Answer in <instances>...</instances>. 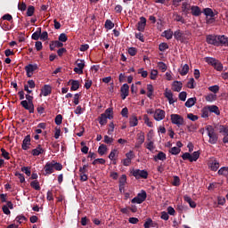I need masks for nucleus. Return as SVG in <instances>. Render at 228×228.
I'll return each mask as SVG.
<instances>
[{"label": "nucleus", "instance_id": "de8ad7c7", "mask_svg": "<svg viewBox=\"0 0 228 228\" xmlns=\"http://www.w3.org/2000/svg\"><path fill=\"white\" fill-rule=\"evenodd\" d=\"M126 183H127V176L126 175H122L119 178V184L122 186H126Z\"/></svg>", "mask_w": 228, "mask_h": 228}, {"label": "nucleus", "instance_id": "864d4df0", "mask_svg": "<svg viewBox=\"0 0 228 228\" xmlns=\"http://www.w3.org/2000/svg\"><path fill=\"white\" fill-rule=\"evenodd\" d=\"M21 172H24V174L29 177V175H31V167H21Z\"/></svg>", "mask_w": 228, "mask_h": 228}, {"label": "nucleus", "instance_id": "f3484780", "mask_svg": "<svg viewBox=\"0 0 228 228\" xmlns=\"http://www.w3.org/2000/svg\"><path fill=\"white\" fill-rule=\"evenodd\" d=\"M120 92H121V99L123 101L126 100V97H127V95H129V85L124 84L121 86Z\"/></svg>", "mask_w": 228, "mask_h": 228}, {"label": "nucleus", "instance_id": "5fc2aeb1", "mask_svg": "<svg viewBox=\"0 0 228 228\" xmlns=\"http://www.w3.org/2000/svg\"><path fill=\"white\" fill-rule=\"evenodd\" d=\"M208 90L210 92H213V94H218V92L220 91V86H211L210 87H208Z\"/></svg>", "mask_w": 228, "mask_h": 228}, {"label": "nucleus", "instance_id": "cd10ccee", "mask_svg": "<svg viewBox=\"0 0 228 228\" xmlns=\"http://www.w3.org/2000/svg\"><path fill=\"white\" fill-rule=\"evenodd\" d=\"M165 161L167 159V154L163 151H159L156 156H154V161Z\"/></svg>", "mask_w": 228, "mask_h": 228}, {"label": "nucleus", "instance_id": "603ef678", "mask_svg": "<svg viewBox=\"0 0 228 228\" xmlns=\"http://www.w3.org/2000/svg\"><path fill=\"white\" fill-rule=\"evenodd\" d=\"M26 8H28L26 3L22 2L18 4V10H20V12H26Z\"/></svg>", "mask_w": 228, "mask_h": 228}, {"label": "nucleus", "instance_id": "338daca9", "mask_svg": "<svg viewBox=\"0 0 228 228\" xmlns=\"http://www.w3.org/2000/svg\"><path fill=\"white\" fill-rule=\"evenodd\" d=\"M151 225H152V219L148 218V219L146 220V222L144 223L143 227H144V228H150Z\"/></svg>", "mask_w": 228, "mask_h": 228}, {"label": "nucleus", "instance_id": "e433bc0d", "mask_svg": "<svg viewBox=\"0 0 228 228\" xmlns=\"http://www.w3.org/2000/svg\"><path fill=\"white\" fill-rule=\"evenodd\" d=\"M209 108L208 106L204 107L202 110H201V118H208L209 117Z\"/></svg>", "mask_w": 228, "mask_h": 228}, {"label": "nucleus", "instance_id": "f03ea898", "mask_svg": "<svg viewBox=\"0 0 228 228\" xmlns=\"http://www.w3.org/2000/svg\"><path fill=\"white\" fill-rule=\"evenodd\" d=\"M108 118L109 120H113V110L110 108L98 117V122L102 126H106L108 124Z\"/></svg>", "mask_w": 228, "mask_h": 228}, {"label": "nucleus", "instance_id": "bf43d9fd", "mask_svg": "<svg viewBox=\"0 0 228 228\" xmlns=\"http://www.w3.org/2000/svg\"><path fill=\"white\" fill-rule=\"evenodd\" d=\"M67 40H69V37H67V34L61 33L59 36V42H67Z\"/></svg>", "mask_w": 228, "mask_h": 228}, {"label": "nucleus", "instance_id": "c756f323", "mask_svg": "<svg viewBox=\"0 0 228 228\" xmlns=\"http://www.w3.org/2000/svg\"><path fill=\"white\" fill-rule=\"evenodd\" d=\"M197 103V98H189L186 102H185V106L186 108H192V106H195V104Z\"/></svg>", "mask_w": 228, "mask_h": 228}, {"label": "nucleus", "instance_id": "f704fd0d", "mask_svg": "<svg viewBox=\"0 0 228 228\" xmlns=\"http://www.w3.org/2000/svg\"><path fill=\"white\" fill-rule=\"evenodd\" d=\"M108 151V147H106L105 144H101L98 148V153L100 154V156H104V154H106V152Z\"/></svg>", "mask_w": 228, "mask_h": 228}, {"label": "nucleus", "instance_id": "2f4dec72", "mask_svg": "<svg viewBox=\"0 0 228 228\" xmlns=\"http://www.w3.org/2000/svg\"><path fill=\"white\" fill-rule=\"evenodd\" d=\"M218 175H223L224 177H226L228 179V167H221L218 172Z\"/></svg>", "mask_w": 228, "mask_h": 228}, {"label": "nucleus", "instance_id": "79ce46f5", "mask_svg": "<svg viewBox=\"0 0 228 228\" xmlns=\"http://www.w3.org/2000/svg\"><path fill=\"white\" fill-rule=\"evenodd\" d=\"M172 185L173 186H181V178H179V176H177V175L173 176Z\"/></svg>", "mask_w": 228, "mask_h": 228}, {"label": "nucleus", "instance_id": "e2e57ef3", "mask_svg": "<svg viewBox=\"0 0 228 228\" xmlns=\"http://www.w3.org/2000/svg\"><path fill=\"white\" fill-rule=\"evenodd\" d=\"M188 94L186 92H181L178 95L180 101H183L184 102V101H186V97H187Z\"/></svg>", "mask_w": 228, "mask_h": 228}, {"label": "nucleus", "instance_id": "5701e85b", "mask_svg": "<svg viewBox=\"0 0 228 228\" xmlns=\"http://www.w3.org/2000/svg\"><path fill=\"white\" fill-rule=\"evenodd\" d=\"M208 167L210 170H212L213 172H216V170L220 168V162H218V160L216 159L211 160L208 163Z\"/></svg>", "mask_w": 228, "mask_h": 228}, {"label": "nucleus", "instance_id": "4be33fe9", "mask_svg": "<svg viewBox=\"0 0 228 228\" xmlns=\"http://www.w3.org/2000/svg\"><path fill=\"white\" fill-rule=\"evenodd\" d=\"M191 13L194 17H200V15H202V11L200 10V7L192 5L191 6Z\"/></svg>", "mask_w": 228, "mask_h": 228}, {"label": "nucleus", "instance_id": "09e8293b", "mask_svg": "<svg viewBox=\"0 0 228 228\" xmlns=\"http://www.w3.org/2000/svg\"><path fill=\"white\" fill-rule=\"evenodd\" d=\"M213 67L216 70H218V72H222V70H224V65L218 61Z\"/></svg>", "mask_w": 228, "mask_h": 228}, {"label": "nucleus", "instance_id": "c85d7f7f", "mask_svg": "<svg viewBox=\"0 0 228 228\" xmlns=\"http://www.w3.org/2000/svg\"><path fill=\"white\" fill-rule=\"evenodd\" d=\"M173 90L174 92H180L183 90V83L179 81H175L173 83Z\"/></svg>", "mask_w": 228, "mask_h": 228}, {"label": "nucleus", "instance_id": "4468645a", "mask_svg": "<svg viewBox=\"0 0 228 228\" xmlns=\"http://www.w3.org/2000/svg\"><path fill=\"white\" fill-rule=\"evenodd\" d=\"M45 175H51V174L54 173V166L53 164V160L51 162H47L45 166Z\"/></svg>", "mask_w": 228, "mask_h": 228}, {"label": "nucleus", "instance_id": "423d86ee", "mask_svg": "<svg viewBox=\"0 0 228 228\" xmlns=\"http://www.w3.org/2000/svg\"><path fill=\"white\" fill-rule=\"evenodd\" d=\"M171 122L177 127L184 125V118L179 114H171Z\"/></svg>", "mask_w": 228, "mask_h": 228}, {"label": "nucleus", "instance_id": "9d476101", "mask_svg": "<svg viewBox=\"0 0 228 228\" xmlns=\"http://www.w3.org/2000/svg\"><path fill=\"white\" fill-rule=\"evenodd\" d=\"M206 42L210 45H216V47H218V36L208 35L206 38Z\"/></svg>", "mask_w": 228, "mask_h": 228}, {"label": "nucleus", "instance_id": "7ed1b4c3", "mask_svg": "<svg viewBox=\"0 0 228 228\" xmlns=\"http://www.w3.org/2000/svg\"><path fill=\"white\" fill-rule=\"evenodd\" d=\"M208 136L209 138L208 143L215 145L218 142V134L215 133V128L211 126L207 127Z\"/></svg>", "mask_w": 228, "mask_h": 228}, {"label": "nucleus", "instance_id": "f257e3e1", "mask_svg": "<svg viewBox=\"0 0 228 228\" xmlns=\"http://www.w3.org/2000/svg\"><path fill=\"white\" fill-rule=\"evenodd\" d=\"M27 100H23L20 102V106L27 110L28 113H35V104H33V96L30 94L25 95Z\"/></svg>", "mask_w": 228, "mask_h": 228}, {"label": "nucleus", "instance_id": "c9c22d12", "mask_svg": "<svg viewBox=\"0 0 228 228\" xmlns=\"http://www.w3.org/2000/svg\"><path fill=\"white\" fill-rule=\"evenodd\" d=\"M30 186L31 188H33L34 190H36L37 191H40L41 188H40V183L37 180H34L30 183Z\"/></svg>", "mask_w": 228, "mask_h": 228}, {"label": "nucleus", "instance_id": "393cba45", "mask_svg": "<svg viewBox=\"0 0 228 228\" xmlns=\"http://www.w3.org/2000/svg\"><path fill=\"white\" fill-rule=\"evenodd\" d=\"M161 37H164V38H167V40H172L174 37V32L172 31V29L169 28L162 32Z\"/></svg>", "mask_w": 228, "mask_h": 228}, {"label": "nucleus", "instance_id": "473e14b6", "mask_svg": "<svg viewBox=\"0 0 228 228\" xmlns=\"http://www.w3.org/2000/svg\"><path fill=\"white\" fill-rule=\"evenodd\" d=\"M190 10H191V6L190 5V4H188L187 2H183L182 4V12L188 14L190 12Z\"/></svg>", "mask_w": 228, "mask_h": 228}, {"label": "nucleus", "instance_id": "a211bd4d", "mask_svg": "<svg viewBox=\"0 0 228 228\" xmlns=\"http://www.w3.org/2000/svg\"><path fill=\"white\" fill-rule=\"evenodd\" d=\"M145 142V134H143L142 132H140L139 134H137V142L135 143V147H137V149H140V147H142V144Z\"/></svg>", "mask_w": 228, "mask_h": 228}, {"label": "nucleus", "instance_id": "37998d69", "mask_svg": "<svg viewBox=\"0 0 228 228\" xmlns=\"http://www.w3.org/2000/svg\"><path fill=\"white\" fill-rule=\"evenodd\" d=\"M169 152L173 156H177V154H179L181 152V148L173 147V148L170 149Z\"/></svg>", "mask_w": 228, "mask_h": 228}, {"label": "nucleus", "instance_id": "680f3d73", "mask_svg": "<svg viewBox=\"0 0 228 228\" xmlns=\"http://www.w3.org/2000/svg\"><path fill=\"white\" fill-rule=\"evenodd\" d=\"M2 156L4 159H10V153L6 151L4 148L1 149Z\"/></svg>", "mask_w": 228, "mask_h": 228}, {"label": "nucleus", "instance_id": "bb28decb", "mask_svg": "<svg viewBox=\"0 0 228 228\" xmlns=\"http://www.w3.org/2000/svg\"><path fill=\"white\" fill-rule=\"evenodd\" d=\"M69 83H71V87H70L71 92H76V90H79L78 80L70 79Z\"/></svg>", "mask_w": 228, "mask_h": 228}, {"label": "nucleus", "instance_id": "0eeeda50", "mask_svg": "<svg viewBox=\"0 0 228 228\" xmlns=\"http://www.w3.org/2000/svg\"><path fill=\"white\" fill-rule=\"evenodd\" d=\"M203 13L207 17V24H213L215 22V12L211 8L203 9Z\"/></svg>", "mask_w": 228, "mask_h": 228}, {"label": "nucleus", "instance_id": "774afa93", "mask_svg": "<svg viewBox=\"0 0 228 228\" xmlns=\"http://www.w3.org/2000/svg\"><path fill=\"white\" fill-rule=\"evenodd\" d=\"M151 79L154 80L156 77H158V70L153 69L151 71Z\"/></svg>", "mask_w": 228, "mask_h": 228}, {"label": "nucleus", "instance_id": "6ab92c4d", "mask_svg": "<svg viewBox=\"0 0 228 228\" xmlns=\"http://www.w3.org/2000/svg\"><path fill=\"white\" fill-rule=\"evenodd\" d=\"M29 145H31V136L27 135L23 139L21 149H23V151H28V149H29Z\"/></svg>", "mask_w": 228, "mask_h": 228}, {"label": "nucleus", "instance_id": "a878e982", "mask_svg": "<svg viewBox=\"0 0 228 228\" xmlns=\"http://www.w3.org/2000/svg\"><path fill=\"white\" fill-rule=\"evenodd\" d=\"M183 200L189 203L190 208H197V203H195V201H193V200H191L190 196L188 195L183 196Z\"/></svg>", "mask_w": 228, "mask_h": 228}, {"label": "nucleus", "instance_id": "72a5a7b5", "mask_svg": "<svg viewBox=\"0 0 228 228\" xmlns=\"http://www.w3.org/2000/svg\"><path fill=\"white\" fill-rule=\"evenodd\" d=\"M130 127H136L138 126V118L132 116L129 119Z\"/></svg>", "mask_w": 228, "mask_h": 228}, {"label": "nucleus", "instance_id": "58836bf2", "mask_svg": "<svg viewBox=\"0 0 228 228\" xmlns=\"http://www.w3.org/2000/svg\"><path fill=\"white\" fill-rule=\"evenodd\" d=\"M205 61L206 63H208V65H212V67H214V65L218 61V60L213 57H206Z\"/></svg>", "mask_w": 228, "mask_h": 228}, {"label": "nucleus", "instance_id": "a19ab883", "mask_svg": "<svg viewBox=\"0 0 228 228\" xmlns=\"http://www.w3.org/2000/svg\"><path fill=\"white\" fill-rule=\"evenodd\" d=\"M188 72H190V66H188V64H184L182 67V70L180 71L181 76H186V74H188Z\"/></svg>", "mask_w": 228, "mask_h": 228}, {"label": "nucleus", "instance_id": "6e6552de", "mask_svg": "<svg viewBox=\"0 0 228 228\" xmlns=\"http://www.w3.org/2000/svg\"><path fill=\"white\" fill-rule=\"evenodd\" d=\"M132 175L135 179H147L149 177V172L147 170L135 169L132 171Z\"/></svg>", "mask_w": 228, "mask_h": 228}, {"label": "nucleus", "instance_id": "1a4fd4ad", "mask_svg": "<svg viewBox=\"0 0 228 228\" xmlns=\"http://www.w3.org/2000/svg\"><path fill=\"white\" fill-rule=\"evenodd\" d=\"M174 38L176 39L177 42H181V44H184V42H186V36L181 29H177L174 32Z\"/></svg>", "mask_w": 228, "mask_h": 228}, {"label": "nucleus", "instance_id": "052dcab7", "mask_svg": "<svg viewBox=\"0 0 228 228\" xmlns=\"http://www.w3.org/2000/svg\"><path fill=\"white\" fill-rule=\"evenodd\" d=\"M77 68H78V69L83 70V69H85V61L77 60Z\"/></svg>", "mask_w": 228, "mask_h": 228}, {"label": "nucleus", "instance_id": "6e6d98bb", "mask_svg": "<svg viewBox=\"0 0 228 228\" xmlns=\"http://www.w3.org/2000/svg\"><path fill=\"white\" fill-rule=\"evenodd\" d=\"M16 222H18L19 224H22V222H28V217L24 216H18L16 217Z\"/></svg>", "mask_w": 228, "mask_h": 228}, {"label": "nucleus", "instance_id": "9b49d317", "mask_svg": "<svg viewBox=\"0 0 228 228\" xmlns=\"http://www.w3.org/2000/svg\"><path fill=\"white\" fill-rule=\"evenodd\" d=\"M38 69V65L37 64H28L25 67V70L27 72V77H31L33 76V72Z\"/></svg>", "mask_w": 228, "mask_h": 228}, {"label": "nucleus", "instance_id": "13d9d810", "mask_svg": "<svg viewBox=\"0 0 228 228\" xmlns=\"http://www.w3.org/2000/svg\"><path fill=\"white\" fill-rule=\"evenodd\" d=\"M187 88H191L193 89L195 88V79L194 78H191L188 83H187Z\"/></svg>", "mask_w": 228, "mask_h": 228}, {"label": "nucleus", "instance_id": "39448f33", "mask_svg": "<svg viewBox=\"0 0 228 228\" xmlns=\"http://www.w3.org/2000/svg\"><path fill=\"white\" fill-rule=\"evenodd\" d=\"M145 200H147V192L142 190L141 192H139L137 196L131 200V202L132 204H143Z\"/></svg>", "mask_w": 228, "mask_h": 228}, {"label": "nucleus", "instance_id": "aec40b11", "mask_svg": "<svg viewBox=\"0 0 228 228\" xmlns=\"http://www.w3.org/2000/svg\"><path fill=\"white\" fill-rule=\"evenodd\" d=\"M45 150L42 148V144H38L36 149L31 151L32 156H40V154H45Z\"/></svg>", "mask_w": 228, "mask_h": 228}, {"label": "nucleus", "instance_id": "2eb2a0df", "mask_svg": "<svg viewBox=\"0 0 228 228\" xmlns=\"http://www.w3.org/2000/svg\"><path fill=\"white\" fill-rule=\"evenodd\" d=\"M145 26H147V19H145V17H141L140 20L137 23L138 31H145Z\"/></svg>", "mask_w": 228, "mask_h": 228}, {"label": "nucleus", "instance_id": "20e7f679", "mask_svg": "<svg viewBox=\"0 0 228 228\" xmlns=\"http://www.w3.org/2000/svg\"><path fill=\"white\" fill-rule=\"evenodd\" d=\"M200 158V152L199 151H194L192 154H190V152H185L182 155V159L183 161H186L187 159L191 162L193 163V161H197Z\"/></svg>", "mask_w": 228, "mask_h": 228}, {"label": "nucleus", "instance_id": "3c124183", "mask_svg": "<svg viewBox=\"0 0 228 228\" xmlns=\"http://www.w3.org/2000/svg\"><path fill=\"white\" fill-rule=\"evenodd\" d=\"M187 118H189V120H191L192 122H196V120H199V116L194 115L193 113H189L187 114Z\"/></svg>", "mask_w": 228, "mask_h": 228}, {"label": "nucleus", "instance_id": "4d7b16f0", "mask_svg": "<svg viewBox=\"0 0 228 228\" xmlns=\"http://www.w3.org/2000/svg\"><path fill=\"white\" fill-rule=\"evenodd\" d=\"M49 38V34L47 33V31H44L40 34V40H43L44 42H45V40H47Z\"/></svg>", "mask_w": 228, "mask_h": 228}, {"label": "nucleus", "instance_id": "412c9836", "mask_svg": "<svg viewBox=\"0 0 228 228\" xmlns=\"http://www.w3.org/2000/svg\"><path fill=\"white\" fill-rule=\"evenodd\" d=\"M41 94L44 97H47V95H51L53 94V87L49 85H45L41 89Z\"/></svg>", "mask_w": 228, "mask_h": 228}, {"label": "nucleus", "instance_id": "69168bd1", "mask_svg": "<svg viewBox=\"0 0 228 228\" xmlns=\"http://www.w3.org/2000/svg\"><path fill=\"white\" fill-rule=\"evenodd\" d=\"M136 49L134 47H130L128 48V54H130V56H136Z\"/></svg>", "mask_w": 228, "mask_h": 228}, {"label": "nucleus", "instance_id": "49530a36", "mask_svg": "<svg viewBox=\"0 0 228 228\" xmlns=\"http://www.w3.org/2000/svg\"><path fill=\"white\" fill-rule=\"evenodd\" d=\"M167 49H168V44L167 43H160L159 45V50L161 53H165V51H167Z\"/></svg>", "mask_w": 228, "mask_h": 228}, {"label": "nucleus", "instance_id": "0e129e2a", "mask_svg": "<svg viewBox=\"0 0 228 228\" xmlns=\"http://www.w3.org/2000/svg\"><path fill=\"white\" fill-rule=\"evenodd\" d=\"M143 120H144V124H146V126H148V127H152V122H151L149 120V116L144 115L143 116Z\"/></svg>", "mask_w": 228, "mask_h": 228}, {"label": "nucleus", "instance_id": "b1692460", "mask_svg": "<svg viewBox=\"0 0 228 228\" xmlns=\"http://www.w3.org/2000/svg\"><path fill=\"white\" fill-rule=\"evenodd\" d=\"M218 45H225V47H228V37L224 35L218 36Z\"/></svg>", "mask_w": 228, "mask_h": 228}, {"label": "nucleus", "instance_id": "f8f14e48", "mask_svg": "<svg viewBox=\"0 0 228 228\" xmlns=\"http://www.w3.org/2000/svg\"><path fill=\"white\" fill-rule=\"evenodd\" d=\"M165 115H166L165 110H163L161 109H157L153 115V118L155 120H157V122H159V121L163 120V118H165Z\"/></svg>", "mask_w": 228, "mask_h": 228}, {"label": "nucleus", "instance_id": "a18cd8bd", "mask_svg": "<svg viewBox=\"0 0 228 228\" xmlns=\"http://www.w3.org/2000/svg\"><path fill=\"white\" fill-rule=\"evenodd\" d=\"M62 122H63V116H61V114H58L55 117V124H56V126H61Z\"/></svg>", "mask_w": 228, "mask_h": 228}, {"label": "nucleus", "instance_id": "8fccbe9b", "mask_svg": "<svg viewBox=\"0 0 228 228\" xmlns=\"http://www.w3.org/2000/svg\"><path fill=\"white\" fill-rule=\"evenodd\" d=\"M14 175L20 179V183H26V178L24 177L23 174H20L19 172H15Z\"/></svg>", "mask_w": 228, "mask_h": 228}, {"label": "nucleus", "instance_id": "7c9ffc66", "mask_svg": "<svg viewBox=\"0 0 228 228\" xmlns=\"http://www.w3.org/2000/svg\"><path fill=\"white\" fill-rule=\"evenodd\" d=\"M208 110L210 113H215V115H220V109L216 105H208Z\"/></svg>", "mask_w": 228, "mask_h": 228}, {"label": "nucleus", "instance_id": "ddd939ff", "mask_svg": "<svg viewBox=\"0 0 228 228\" xmlns=\"http://www.w3.org/2000/svg\"><path fill=\"white\" fill-rule=\"evenodd\" d=\"M215 129H216V131L223 136H225L226 134H228V126L227 125H216L215 126Z\"/></svg>", "mask_w": 228, "mask_h": 228}, {"label": "nucleus", "instance_id": "dca6fc26", "mask_svg": "<svg viewBox=\"0 0 228 228\" xmlns=\"http://www.w3.org/2000/svg\"><path fill=\"white\" fill-rule=\"evenodd\" d=\"M164 95L166 99H167L169 104H174V102L177 101V99L174 100V94L172 93V91L168 90V88L166 89Z\"/></svg>", "mask_w": 228, "mask_h": 228}, {"label": "nucleus", "instance_id": "ea45409f", "mask_svg": "<svg viewBox=\"0 0 228 228\" xmlns=\"http://www.w3.org/2000/svg\"><path fill=\"white\" fill-rule=\"evenodd\" d=\"M34 14H35V6L28 5L27 9V17H33Z\"/></svg>", "mask_w": 228, "mask_h": 228}, {"label": "nucleus", "instance_id": "4c0bfd02", "mask_svg": "<svg viewBox=\"0 0 228 228\" xmlns=\"http://www.w3.org/2000/svg\"><path fill=\"white\" fill-rule=\"evenodd\" d=\"M52 163L53 165V170H57L58 172L63 170V165L61 163L56 162L55 160H52Z\"/></svg>", "mask_w": 228, "mask_h": 228}, {"label": "nucleus", "instance_id": "c03bdc74", "mask_svg": "<svg viewBox=\"0 0 228 228\" xmlns=\"http://www.w3.org/2000/svg\"><path fill=\"white\" fill-rule=\"evenodd\" d=\"M105 28L107 29H113V28H115V23L112 22L110 20H107L105 21Z\"/></svg>", "mask_w": 228, "mask_h": 228}]
</instances>
